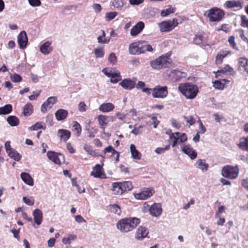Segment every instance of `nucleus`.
Returning a JSON list of instances; mask_svg holds the SVG:
<instances>
[{
  "label": "nucleus",
  "mask_w": 248,
  "mask_h": 248,
  "mask_svg": "<svg viewBox=\"0 0 248 248\" xmlns=\"http://www.w3.org/2000/svg\"><path fill=\"white\" fill-rule=\"evenodd\" d=\"M75 220L78 223L82 222L86 223V220H85L81 215H77L75 217Z\"/></svg>",
  "instance_id": "61"
},
{
  "label": "nucleus",
  "mask_w": 248,
  "mask_h": 248,
  "mask_svg": "<svg viewBox=\"0 0 248 248\" xmlns=\"http://www.w3.org/2000/svg\"><path fill=\"white\" fill-rule=\"evenodd\" d=\"M33 112V106L31 103L25 105L23 108V113L25 116H30Z\"/></svg>",
  "instance_id": "37"
},
{
  "label": "nucleus",
  "mask_w": 248,
  "mask_h": 248,
  "mask_svg": "<svg viewBox=\"0 0 248 248\" xmlns=\"http://www.w3.org/2000/svg\"><path fill=\"white\" fill-rule=\"evenodd\" d=\"M131 155L133 158L135 159H140L141 158V155L140 153L136 149V146L134 144H131L130 146Z\"/></svg>",
  "instance_id": "33"
},
{
  "label": "nucleus",
  "mask_w": 248,
  "mask_h": 248,
  "mask_svg": "<svg viewBox=\"0 0 248 248\" xmlns=\"http://www.w3.org/2000/svg\"><path fill=\"white\" fill-rule=\"evenodd\" d=\"M84 149L88 154L92 156H95L97 155V153L94 150H93V147L91 146H89L87 144H85L84 146Z\"/></svg>",
  "instance_id": "44"
},
{
  "label": "nucleus",
  "mask_w": 248,
  "mask_h": 248,
  "mask_svg": "<svg viewBox=\"0 0 248 248\" xmlns=\"http://www.w3.org/2000/svg\"><path fill=\"white\" fill-rule=\"evenodd\" d=\"M93 8L95 11V12H96V13L100 12L102 9L101 5L98 3L93 4Z\"/></svg>",
  "instance_id": "63"
},
{
  "label": "nucleus",
  "mask_w": 248,
  "mask_h": 248,
  "mask_svg": "<svg viewBox=\"0 0 248 248\" xmlns=\"http://www.w3.org/2000/svg\"><path fill=\"white\" fill-rule=\"evenodd\" d=\"M171 75L172 76L175 77L174 79L175 80H179L182 78L186 77V73L185 72H181L180 70H174L171 72Z\"/></svg>",
  "instance_id": "36"
},
{
  "label": "nucleus",
  "mask_w": 248,
  "mask_h": 248,
  "mask_svg": "<svg viewBox=\"0 0 248 248\" xmlns=\"http://www.w3.org/2000/svg\"><path fill=\"white\" fill-rule=\"evenodd\" d=\"M12 106L10 104H7L2 107H0V115L9 114L12 111Z\"/></svg>",
  "instance_id": "39"
},
{
  "label": "nucleus",
  "mask_w": 248,
  "mask_h": 248,
  "mask_svg": "<svg viewBox=\"0 0 248 248\" xmlns=\"http://www.w3.org/2000/svg\"><path fill=\"white\" fill-rule=\"evenodd\" d=\"M239 69L245 70L248 73V60L245 58H240L238 59Z\"/></svg>",
  "instance_id": "25"
},
{
  "label": "nucleus",
  "mask_w": 248,
  "mask_h": 248,
  "mask_svg": "<svg viewBox=\"0 0 248 248\" xmlns=\"http://www.w3.org/2000/svg\"><path fill=\"white\" fill-rule=\"evenodd\" d=\"M178 138L180 143H183L187 139V136L185 133H182Z\"/></svg>",
  "instance_id": "59"
},
{
  "label": "nucleus",
  "mask_w": 248,
  "mask_h": 248,
  "mask_svg": "<svg viewBox=\"0 0 248 248\" xmlns=\"http://www.w3.org/2000/svg\"><path fill=\"white\" fill-rule=\"evenodd\" d=\"M58 136L61 140L66 141L70 138L71 132L68 130L60 129L58 131Z\"/></svg>",
  "instance_id": "21"
},
{
  "label": "nucleus",
  "mask_w": 248,
  "mask_h": 248,
  "mask_svg": "<svg viewBox=\"0 0 248 248\" xmlns=\"http://www.w3.org/2000/svg\"><path fill=\"white\" fill-rule=\"evenodd\" d=\"M57 100V97L51 96L48 98V99L42 104L41 107V111L43 113H46L47 110V108H51L54 104L55 103Z\"/></svg>",
  "instance_id": "13"
},
{
  "label": "nucleus",
  "mask_w": 248,
  "mask_h": 248,
  "mask_svg": "<svg viewBox=\"0 0 248 248\" xmlns=\"http://www.w3.org/2000/svg\"><path fill=\"white\" fill-rule=\"evenodd\" d=\"M239 169L238 165L232 166L226 165L224 166L221 170L222 175L226 178L236 179L238 175Z\"/></svg>",
  "instance_id": "5"
},
{
  "label": "nucleus",
  "mask_w": 248,
  "mask_h": 248,
  "mask_svg": "<svg viewBox=\"0 0 248 248\" xmlns=\"http://www.w3.org/2000/svg\"><path fill=\"white\" fill-rule=\"evenodd\" d=\"M239 159L248 164V155H240L239 156Z\"/></svg>",
  "instance_id": "64"
},
{
  "label": "nucleus",
  "mask_w": 248,
  "mask_h": 248,
  "mask_svg": "<svg viewBox=\"0 0 248 248\" xmlns=\"http://www.w3.org/2000/svg\"><path fill=\"white\" fill-rule=\"evenodd\" d=\"M74 9L75 10L77 9V6L74 5H70L64 6L62 9V12L63 13L65 12L66 11H69Z\"/></svg>",
  "instance_id": "57"
},
{
  "label": "nucleus",
  "mask_w": 248,
  "mask_h": 248,
  "mask_svg": "<svg viewBox=\"0 0 248 248\" xmlns=\"http://www.w3.org/2000/svg\"><path fill=\"white\" fill-rule=\"evenodd\" d=\"M46 155L49 159L56 164H61V160H64V156L62 154L54 151H48L46 153Z\"/></svg>",
  "instance_id": "9"
},
{
  "label": "nucleus",
  "mask_w": 248,
  "mask_h": 248,
  "mask_svg": "<svg viewBox=\"0 0 248 248\" xmlns=\"http://www.w3.org/2000/svg\"><path fill=\"white\" fill-rule=\"evenodd\" d=\"M17 42L20 48L24 49L26 47L28 42V39L25 31H21L18 34L17 37Z\"/></svg>",
  "instance_id": "11"
},
{
  "label": "nucleus",
  "mask_w": 248,
  "mask_h": 248,
  "mask_svg": "<svg viewBox=\"0 0 248 248\" xmlns=\"http://www.w3.org/2000/svg\"><path fill=\"white\" fill-rule=\"evenodd\" d=\"M29 3L32 7H38L41 5L40 0H28Z\"/></svg>",
  "instance_id": "52"
},
{
  "label": "nucleus",
  "mask_w": 248,
  "mask_h": 248,
  "mask_svg": "<svg viewBox=\"0 0 248 248\" xmlns=\"http://www.w3.org/2000/svg\"><path fill=\"white\" fill-rule=\"evenodd\" d=\"M182 151L185 154L187 155L191 159H194L197 157V153L190 148L189 144L184 146L182 149Z\"/></svg>",
  "instance_id": "18"
},
{
  "label": "nucleus",
  "mask_w": 248,
  "mask_h": 248,
  "mask_svg": "<svg viewBox=\"0 0 248 248\" xmlns=\"http://www.w3.org/2000/svg\"><path fill=\"white\" fill-rule=\"evenodd\" d=\"M110 211L111 213H113L117 215H120L121 213V209L118 205L116 204H112L109 205Z\"/></svg>",
  "instance_id": "40"
},
{
  "label": "nucleus",
  "mask_w": 248,
  "mask_h": 248,
  "mask_svg": "<svg viewBox=\"0 0 248 248\" xmlns=\"http://www.w3.org/2000/svg\"><path fill=\"white\" fill-rule=\"evenodd\" d=\"M72 127L73 128V130L77 132V136H79L81 133V127L80 124L78 122L74 121L73 122Z\"/></svg>",
  "instance_id": "43"
},
{
  "label": "nucleus",
  "mask_w": 248,
  "mask_h": 248,
  "mask_svg": "<svg viewBox=\"0 0 248 248\" xmlns=\"http://www.w3.org/2000/svg\"><path fill=\"white\" fill-rule=\"evenodd\" d=\"M94 53L96 58H102L105 54L104 47L101 46L96 48L94 50Z\"/></svg>",
  "instance_id": "41"
},
{
  "label": "nucleus",
  "mask_w": 248,
  "mask_h": 248,
  "mask_svg": "<svg viewBox=\"0 0 248 248\" xmlns=\"http://www.w3.org/2000/svg\"><path fill=\"white\" fill-rule=\"evenodd\" d=\"M174 8H169L162 10L161 12V15L162 16H166L170 14L174 13Z\"/></svg>",
  "instance_id": "48"
},
{
  "label": "nucleus",
  "mask_w": 248,
  "mask_h": 248,
  "mask_svg": "<svg viewBox=\"0 0 248 248\" xmlns=\"http://www.w3.org/2000/svg\"><path fill=\"white\" fill-rule=\"evenodd\" d=\"M170 140H173V142L172 143V146L174 147L176 146L178 141L179 140L178 137H176L174 134H171V137H170Z\"/></svg>",
  "instance_id": "58"
},
{
  "label": "nucleus",
  "mask_w": 248,
  "mask_h": 248,
  "mask_svg": "<svg viewBox=\"0 0 248 248\" xmlns=\"http://www.w3.org/2000/svg\"><path fill=\"white\" fill-rule=\"evenodd\" d=\"M179 91L187 98H194L198 93L197 86L190 83L181 84L178 86Z\"/></svg>",
  "instance_id": "2"
},
{
  "label": "nucleus",
  "mask_w": 248,
  "mask_h": 248,
  "mask_svg": "<svg viewBox=\"0 0 248 248\" xmlns=\"http://www.w3.org/2000/svg\"><path fill=\"white\" fill-rule=\"evenodd\" d=\"M7 154L10 157L17 161H19L22 157L21 155L14 149H11Z\"/></svg>",
  "instance_id": "34"
},
{
  "label": "nucleus",
  "mask_w": 248,
  "mask_h": 248,
  "mask_svg": "<svg viewBox=\"0 0 248 248\" xmlns=\"http://www.w3.org/2000/svg\"><path fill=\"white\" fill-rule=\"evenodd\" d=\"M170 54L167 53L165 56H161L155 60L150 62L151 66L154 69H160L169 67L171 65L170 61Z\"/></svg>",
  "instance_id": "3"
},
{
  "label": "nucleus",
  "mask_w": 248,
  "mask_h": 248,
  "mask_svg": "<svg viewBox=\"0 0 248 248\" xmlns=\"http://www.w3.org/2000/svg\"><path fill=\"white\" fill-rule=\"evenodd\" d=\"M140 54L144 53L146 51L151 52L153 48L150 45L147 44L145 41H139Z\"/></svg>",
  "instance_id": "19"
},
{
  "label": "nucleus",
  "mask_w": 248,
  "mask_h": 248,
  "mask_svg": "<svg viewBox=\"0 0 248 248\" xmlns=\"http://www.w3.org/2000/svg\"><path fill=\"white\" fill-rule=\"evenodd\" d=\"M168 88L167 86H161L160 85L156 86L154 88L152 89L151 93L152 92V96L154 98H163L166 97L168 95Z\"/></svg>",
  "instance_id": "7"
},
{
  "label": "nucleus",
  "mask_w": 248,
  "mask_h": 248,
  "mask_svg": "<svg viewBox=\"0 0 248 248\" xmlns=\"http://www.w3.org/2000/svg\"><path fill=\"white\" fill-rule=\"evenodd\" d=\"M10 78L12 81L14 82H19L22 80V77L21 76L17 74H14L13 75L11 74Z\"/></svg>",
  "instance_id": "49"
},
{
  "label": "nucleus",
  "mask_w": 248,
  "mask_h": 248,
  "mask_svg": "<svg viewBox=\"0 0 248 248\" xmlns=\"http://www.w3.org/2000/svg\"><path fill=\"white\" fill-rule=\"evenodd\" d=\"M34 222L37 225H40L42 221L43 213L39 209H36L33 211L32 213Z\"/></svg>",
  "instance_id": "22"
},
{
  "label": "nucleus",
  "mask_w": 248,
  "mask_h": 248,
  "mask_svg": "<svg viewBox=\"0 0 248 248\" xmlns=\"http://www.w3.org/2000/svg\"><path fill=\"white\" fill-rule=\"evenodd\" d=\"M241 26L244 28H248V19H247V17L245 15H242L241 16Z\"/></svg>",
  "instance_id": "50"
},
{
  "label": "nucleus",
  "mask_w": 248,
  "mask_h": 248,
  "mask_svg": "<svg viewBox=\"0 0 248 248\" xmlns=\"http://www.w3.org/2000/svg\"><path fill=\"white\" fill-rule=\"evenodd\" d=\"M129 3L132 5H139L143 2L144 0H129Z\"/></svg>",
  "instance_id": "60"
},
{
  "label": "nucleus",
  "mask_w": 248,
  "mask_h": 248,
  "mask_svg": "<svg viewBox=\"0 0 248 248\" xmlns=\"http://www.w3.org/2000/svg\"><path fill=\"white\" fill-rule=\"evenodd\" d=\"M144 127L143 125H140L138 127H135L131 131V133L138 135L141 133V129Z\"/></svg>",
  "instance_id": "54"
},
{
  "label": "nucleus",
  "mask_w": 248,
  "mask_h": 248,
  "mask_svg": "<svg viewBox=\"0 0 248 248\" xmlns=\"http://www.w3.org/2000/svg\"><path fill=\"white\" fill-rule=\"evenodd\" d=\"M140 223L137 217H126L119 220L117 223L118 229L124 232H127L135 229Z\"/></svg>",
  "instance_id": "1"
},
{
  "label": "nucleus",
  "mask_w": 248,
  "mask_h": 248,
  "mask_svg": "<svg viewBox=\"0 0 248 248\" xmlns=\"http://www.w3.org/2000/svg\"><path fill=\"white\" fill-rule=\"evenodd\" d=\"M195 165L197 167L203 171H206L208 170L209 165L205 162V160L199 159L197 160Z\"/></svg>",
  "instance_id": "32"
},
{
  "label": "nucleus",
  "mask_w": 248,
  "mask_h": 248,
  "mask_svg": "<svg viewBox=\"0 0 248 248\" xmlns=\"http://www.w3.org/2000/svg\"><path fill=\"white\" fill-rule=\"evenodd\" d=\"M55 115L58 121H62L67 117L68 111L63 109H59L56 111Z\"/></svg>",
  "instance_id": "26"
},
{
  "label": "nucleus",
  "mask_w": 248,
  "mask_h": 248,
  "mask_svg": "<svg viewBox=\"0 0 248 248\" xmlns=\"http://www.w3.org/2000/svg\"><path fill=\"white\" fill-rule=\"evenodd\" d=\"M145 84L144 82L141 81H139L138 82V84L136 86V88L138 89H141L142 92L143 93H145L148 94H150L151 93V88H145Z\"/></svg>",
  "instance_id": "38"
},
{
  "label": "nucleus",
  "mask_w": 248,
  "mask_h": 248,
  "mask_svg": "<svg viewBox=\"0 0 248 248\" xmlns=\"http://www.w3.org/2000/svg\"><path fill=\"white\" fill-rule=\"evenodd\" d=\"M144 23L142 21L138 22L130 31V35L136 36L139 34L144 29Z\"/></svg>",
  "instance_id": "16"
},
{
  "label": "nucleus",
  "mask_w": 248,
  "mask_h": 248,
  "mask_svg": "<svg viewBox=\"0 0 248 248\" xmlns=\"http://www.w3.org/2000/svg\"><path fill=\"white\" fill-rule=\"evenodd\" d=\"M209 18L211 22H219L225 16L224 11L217 7L211 8L204 14Z\"/></svg>",
  "instance_id": "4"
},
{
  "label": "nucleus",
  "mask_w": 248,
  "mask_h": 248,
  "mask_svg": "<svg viewBox=\"0 0 248 248\" xmlns=\"http://www.w3.org/2000/svg\"><path fill=\"white\" fill-rule=\"evenodd\" d=\"M148 233L149 232L146 227L140 226L136 230L135 238L142 241L147 236Z\"/></svg>",
  "instance_id": "10"
},
{
  "label": "nucleus",
  "mask_w": 248,
  "mask_h": 248,
  "mask_svg": "<svg viewBox=\"0 0 248 248\" xmlns=\"http://www.w3.org/2000/svg\"><path fill=\"white\" fill-rule=\"evenodd\" d=\"M193 41L196 45L202 46H205L207 45V43L203 39V37L202 35H195Z\"/></svg>",
  "instance_id": "31"
},
{
  "label": "nucleus",
  "mask_w": 248,
  "mask_h": 248,
  "mask_svg": "<svg viewBox=\"0 0 248 248\" xmlns=\"http://www.w3.org/2000/svg\"><path fill=\"white\" fill-rule=\"evenodd\" d=\"M214 87L217 89H223L224 85L219 80H215L214 82Z\"/></svg>",
  "instance_id": "51"
},
{
  "label": "nucleus",
  "mask_w": 248,
  "mask_h": 248,
  "mask_svg": "<svg viewBox=\"0 0 248 248\" xmlns=\"http://www.w3.org/2000/svg\"><path fill=\"white\" fill-rule=\"evenodd\" d=\"M118 15L116 12H108L106 14L105 18L107 21H109L114 19Z\"/></svg>",
  "instance_id": "46"
},
{
  "label": "nucleus",
  "mask_w": 248,
  "mask_h": 248,
  "mask_svg": "<svg viewBox=\"0 0 248 248\" xmlns=\"http://www.w3.org/2000/svg\"><path fill=\"white\" fill-rule=\"evenodd\" d=\"M183 118L186 120V121L189 123V125H192L194 124L195 123V120L193 119V118L192 116H184Z\"/></svg>",
  "instance_id": "55"
},
{
  "label": "nucleus",
  "mask_w": 248,
  "mask_h": 248,
  "mask_svg": "<svg viewBox=\"0 0 248 248\" xmlns=\"http://www.w3.org/2000/svg\"><path fill=\"white\" fill-rule=\"evenodd\" d=\"M238 147L243 151L248 152V137H243L239 139Z\"/></svg>",
  "instance_id": "20"
},
{
  "label": "nucleus",
  "mask_w": 248,
  "mask_h": 248,
  "mask_svg": "<svg viewBox=\"0 0 248 248\" xmlns=\"http://www.w3.org/2000/svg\"><path fill=\"white\" fill-rule=\"evenodd\" d=\"M23 202L28 205H33L34 203L33 200H31L30 198H27L26 197H23Z\"/></svg>",
  "instance_id": "56"
},
{
  "label": "nucleus",
  "mask_w": 248,
  "mask_h": 248,
  "mask_svg": "<svg viewBox=\"0 0 248 248\" xmlns=\"http://www.w3.org/2000/svg\"><path fill=\"white\" fill-rule=\"evenodd\" d=\"M93 171L91 172V175L95 178L105 179L106 178L104 172L102 170V166L100 164H96L93 167Z\"/></svg>",
  "instance_id": "15"
},
{
  "label": "nucleus",
  "mask_w": 248,
  "mask_h": 248,
  "mask_svg": "<svg viewBox=\"0 0 248 248\" xmlns=\"http://www.w3.org/2000/svg\"><path fill=\"white\" fill-rule=\"evenodd\" d=\"M177 20L173 19L171 21H163L159 24L161 32H168L173 30L178 25Z\"/></svg>",
  "instance_id": "8"
},
{
  "label": "nucleus",
  "mask_w": 248,
  "mask_h": 248,
  "mask_svg": "<svg viewBox=\"0 0 248 248\" xmlns=\"http://www.w3.org/2000/svg\"><path fill=\"white\" fill-rule=\"evenodd\" d=\"M115 108L114 105L111 103H106L101 104L99 109L103 112H108L112 110Z\"/></svg>",
  "instance_id": "27"
},
{
  "label": "nucleus",
  "mask_w": 248,
  "mask_h": 248,
  "mask_svg": "<svg viewBox=\"0 0 248 248\" xmlns=\"http://www.w3.org/2000/svg\"><path fill=\"white\" fill-rule=\"evenodd\" d=\"M98 120L100 127L104 131L105 129V125L109 122V121L108 120V117L103 115H99L98 116Z\"/></svg>",
  "instance_id": "30"
},
{
  "label": "nucleus",
  "mask_w": 248,
  "mask_h": 248,
  "mask_svg": "<svg viewBox=\"0 0 248 248\" xmlns=\"http://www.w3.org/2000/svg\"><path fill=\"white\" fill-rule=\"evenodd\" d=\"M46 128L45 125H43L40 122H37L34 124L29 128L30 130H37L39 129H45Z\"/></svg>",
  "instance_id": "45"
},
{
  "label": "nucleus",
  "mask_w": 248,
  "mask_h": 248,
  "mask_svg": "<svg viewBox=\"0 0 248 248\" xmlns=\"http://www.w3.org/2000/svg\"><path fill=\"white\" fill-rule=\"evenodd\" d=\"M112 5L118 10H121L124 5V0H113Z\"/></svg>",
  "instance_id": "42"
},
{
  "label": "nucleus",
  "mask_w": 248,
  "mask_h": 248,
  "mask_svg": "<svg viewBox=\"0 0 248 248\" xmlns=\"http://www.w3.org/2000/svg\"><path fill=\"white\" fill-rule=\"evenodd\" d=\"M239 32L240 33V37L242 39V40H243L245 42H247V43H248V39L245 35L244 31L243 30L240 29V30H239Z\"/></svg>",
  "instance_id": "62"
},
{
  "label": "nucleus",
  "mask_w": 248,
  "mask_h": 248,
  "mask_svg": "<svg viewBox=\"0 0 248 248\" xmlns=\"http://www.w3.org/2000/svg\"><path fill=\"white\" fill-rule=\"evenodd\" d=\"M224 6L227 8H232L234 7H242V3L240 1L227 0L224 3Z\"/></svg>",
  "instance_id": "29"
},
{
  "label": "nucleus",
  "mask_w": 248,
  "mask_h": 248,
  "mask_svg": "<svg viewBox=\"0 0 248 248\" xmlns=\"http://www.w3.org/2000/svg\"><path fill=\"white\" fill-rule=\"evenodd\" d=\"M233 72V69L230 67L229 65H226L225 67H224L223 69L221 70H218L217 72V74L219 73H224L229 72V73H231Z\"/></svg>",
  "instance_id": "47"
},
{
  "label": "nucleus",
  "mask_w": 248,
  "mask_h": 248,
  "mask_svg": "<svg viewBox=\"0 0 248 248\" xmlns=\"http://www.w3.org/2000/svg\"><path fill=\"white\" fill-rule=\"evenodd\" d=\"M7 121L8 123L12 126H16L19 124V119L14 115H11L7 117Z\"/></svg>",
  "instance_id": "35"
},
{
  "label": "nucleus",
  "mask_w": 248,
  "mask_h": 248,
  "mask_svg": "<svg viewBox=\"0 0 248 248\" xmlns=\"http://www.w3.org/2000/svg\"><path fill=\"white\" fill-rule=\"evenodd\" d=\"M149 212L152 216L155 217H159L162 212L161 204L157 203H154L150 207Z\"/></svg>",
  "instance_id": "14"
},
{
  "label": "nucleus",
  "mask_w": 248,
  "mask_h": 248,
  "mask_svg": "<svg viewBox=\"0 0 248 248\" xmlns=\"http://www.w3.org/2000/svg\"><path fill=\"white\" fill-rule=\"evenodd\" d=\"M132 188V184L130 181L116 182L112 184L113 190L116 191L118 194H122L125 191L131 190Z\"/></svg>",
  "instance_id": "6"
},
{
  "label": "nucleus",
  "mask_w": 248,
  "mask_h": 248,
  "mask_svg": "<svg viewBox=\"0 0 248 248\" xmlns=\"http://www.w3.org/2000/svg\"><path fill=\"white\" fill-rule=\"evenodd\" d=\"M108 61L112 64H115L117 61V58L114 53H111L108 58Z\"/></svg>",
  "instance_id": "53"
},
{
  "label": "nucleus",
  "mask_w": 248,
  "mask_h": 248,
  "mask_svg": "<svg viewBox=\"0 0 248 248\" xmlns=\"http://www.w3.org/2000/svg\"><path fill=\"white\" fill-rule=\"evenodd\" d=\"M124 89L125 90H131L135 86V82L130 78L123 79L119 83Z\"/></svg>",
  "instance_id": "17"
},
{
  "label": "nucleus",
  "mask_w": 248,
  "mask_h": 248,
  "mask_svg": "<svg viewBox=\"0 0 248 248\" xmlns=\"http://www.w3.org/2000/svg\"><path fill=\"white\" fill-rule=\"evenodd\" d=\"M154 191L152 188H147L141 192L135 195L137 199L144 200L153 195Z\"/></svg>",
  "instance_id": "12"
},
{
  "label": "nucleus",
  "mask_w": 248,
  "mask_h": 248,
  "mask_svg": "<svg viewBox=\"0 0 248 248\" xmlns=\"http://www.w3.org/2000/svg\"><path fill=\"white\" fill-rule=\"evenodd\" d=\"M20 177L23 181L27 185L32 186L33 185V180L31 175L27 172H22Z\"/></svg>",
  "instance_id": "24"
},
{
  "label": "nucleus",
  "mask_w": 248,
  "mask_h": 248,
  "mask_svg": "<svg viewBox=\"0 0 248 248\" xmlns=\"http://www.w3.org/2000/svg\"><path fill=\"white\" fill-rule=\"evenodd\" d=\"M139 41L131 43L129 46V52L132 55H140Z\"/></svg>",
  "instance_id": "23"
},
{
  "label": "nucleus",
  "mask_w": 248,
  "mask_h": 248,
  "mask_svg": "<svg viewBox=\"0 0 248 248\" xmlns=\"http://www.w3.org/2000/svg\"><path fill=\"white\" fill-rule=\"evenodd\" d=\"M50 45V43L48 41L43 43L40 47L41 52L45 55L50 53L52 50Z\"/></svg>",
  "instance_id": "28"
}]
</instances>
